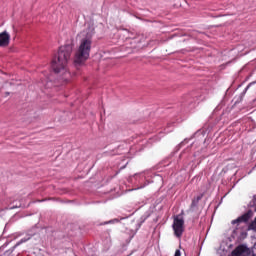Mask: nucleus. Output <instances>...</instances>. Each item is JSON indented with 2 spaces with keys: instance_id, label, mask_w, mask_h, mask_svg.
Listing matches in <instances>:
<instances>
[{
  "instance_id": "f257e3e1",
  "label": "nucleus",
  "mask_w": 256,
  "mask_h": 256,
  "mask_svg": "<svg viewBox=\"0 0 256 256\" xmlns=\"http://www.w3.org/2000/svg\"><path fill=\"white\" fill-rule=\"evenodd\" d=\"M73 53V44H67L59 48L57 56L52 60L51 68L54 73L61 75L62 81H69L71 79V73L67 68V63L71 59Z\"/></svg>"
},
{
  "instance_id": "f03ea898",
  "label": "nucleus",
  "mask_w": 256,
  "mask_h": 256,
  "mask_svg": "<svg viewBox=\"0 0 256 256\" xmlns=\"http://www.w3.org/2000/svg\"><path fill=\"white\" fill-rule=\"evenodd\" d=\"M95 28L89 27L78 35L79 45L74 56L75 65H83L91 55Z\"/></svg>"
},
{
  "instance_id": "7ed1b4c3",
  "label": "nucleus",
  "mask_w": 256,
  "mask_h": 256,
  "mask_svg": "<svg viewBox=\"0 0 256 256\" xmlns=\"http://www.w3.org/2000/svg\"><path fill=\"white\" fill-rule=\"evenodd\" d=\"M172 229L176 237H181L183 235V232L185 231V220H183V217H174Z\"/></svg>"
},
{
  "instance_id": "20e7f679",
  "label": "nucleus",
  "mask_w": 256,
  "mask_h": 256,
  "mask_svg": "<svg viewBox=\"0 0 256 256\" xmlns=\"http://www.w3.org/2000/svg\"><path fill=\"white\" fill-rule=\"evenodd\" d=\"M250 253L249 248L242 244L232 251V256H249Z\"/></svg>"
},
{
  "instance_id": "39448f33",
  "label": "nucleus",
  "mask_w": 256,
  "mask_h": 256,
  "mask_svg": "<svg viewBox=\"0 0 256 256\" xmlns=\"http://www.w3.org/2000/svg\"><path fill=\"white\" fill-rule=\"evenodd\" d=\"M11 41V35L7 31L0 33V47H7Z\"/></svg>"
},
{
  "instance_id": "423d86ee",
  "label": "nucleus",
  "mask_w": 256,
  "mask_h": 256,
  "mask_svg": "<svg viewBox=\"0 0 256 256\" xmlns=\"http://www.w3.org/2000/svg\"><path fill=\"white\" fill-rule=\"evenodd\" d=\"M249 221V214H244L235 220H232V225H239V223H247Z\"/></svg>"
},
{
  "instance_id": "0eeeda50",
  "label": "nucleus",
  "mask_w": 256,
  "mask_h": 256,
  "mask_svg": "<svg viewBox=\"0 0 256 256\" xmlns=\"http://www.w3.org/2000/svg\"><path fill=\"white\" fill-rule=\"evenodd\" d=\"M203 196H197L196 198H194L192 200L191 206H190V210L194 211L195 207H197V205H199V201H201Z\"/></svg>"
},
{
  "instance_id": "6e6552de",
  "label": "nucleus",
  "mask_w": 256,
  "mask_h": 256,
  "mask_svg": "<svg viewBox=\"0 0 256 256\" xmlns=\"http://www.w3.org/2000/svg\"><path fill=\"white\" fill-rule=\"evenodd\" d=\"M31 239V237H26V238H22L16 245L15 247H19V245H21L22 243H27V241H29Z\"/></svg>"
},
{
  "instance_id": "1a4fd4ad",
  "label": "nucleus",
  "mask_w": 256,
  "mask_h": 256,
  "mask_svg": "<svg viewBox=\"0 0 256 256\" xmlns=\"http://www.w3.org/2000/svg\"><path fill=\"white\" fill-rule=\"evenodd\" d=\"M249 229H252V231H256V217L254 221L250 224Z\"/></svg>"
},
{
  "instance_id": "9d476101",
  "label": "nucleus",
  "mask_w": 256,
  "mask_h": 256,
  "mask_svg": "<svg viewBox=\"0 0 256 256\" xmlns=\"http://www.w3.org/2000/svg\"><path fill=\"white\" fill-rule=\"evenodd\" d=\"M110 223H119V220L118 219H113V220H110L108 222H105L104 225H109Z\"/></svg>"
},
{
  "instance_id": "9b49d317",
  "label": "nucleus",
  "mask_w": 256,
  "mask_h": 256,
  "mask_svg": "<svg viewBox=\"0 0 256 256\" xmlns=\"http://www.w3.org/2000/svg\"><path fill=\"white\" fill-rule=\"evenodd\" d=\"M174 256H181V251L180 250H176L175 255Z\"/></svg>"
},
{
  "instance_id": "f8f14e48",
  "label": "nucleus",
  "mask_w": 256,
  "mask_h": 256,
  "mask_svg": "<svg viewBox=\"0 0 256 256\" xmlns=\"http://www.w3.org/2000/svg\"><path fill=\"white\" fill-rule=\"evenodd\" d=\"M237 231H238L237 229L233 231V234H232L233 237H237Z\"/></svg>"
},
{
  "instance_id": "ddd939ff",
  "label": "nucleus",
  "mask_w": 256,
  "mask_h": 256,
  "mask_svg": "<svg viewBox=\"0 0 256 256\" xmlns=\"http://www.w3.org/2000/svg\"><path fill=\"white\" fill-rule=\"evenodd\" d=\"M123 35H129V31L123 30Z\"/></svg>"
},
{
  "instance_id": "4468645a",
  "label": "nucleus",
  "mask_w": 256,
  "mask_h": 256,
  "mask_svg": "<svg viewBox=\"0 0 256 256\" xmlns=\"http://www.w3.org/2000/svg\"><path fill=\"white\" fill-rule=\"evenodd\" d=\"M183 145H185V142H182V143L180 144L181 147H183Z\"/></svg>"
},
{
  "instance_id": "2eb2a0df",
  "label": "nucleus",
  "mask_w": 256,
  "mask_h": 256,
  "mask_svg": "<svg viewBox=\"0 0 256 256\" xmlns=\"http://www.w3.org/2000/svg\"><path fill=\"white\" fill-rule=\"evenodd\" d=\"M249 87H250V85H248V86L246 87L245 91H247V89H249Z\"/></svg>"
},
{
  "instance_id": "dca6fc26",
  "label": "nucleus",
  "mask_w": 256,
  "mask_h": 256,
  "mask_svg": "<svg viewBox=\"0 0 256 256\" xmlns=\"http://www.w3.org/2000/svg\"><path fill=\"white\" fill-rule=\"evenodd\" d=\"M10 209H15V207H14V206H12V207H10Z\"/></svg>"
}]
</instances>
